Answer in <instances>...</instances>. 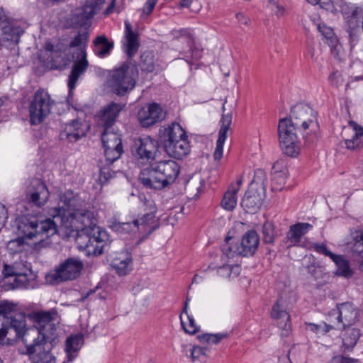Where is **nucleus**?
<instances>
[{"instance_id": "f257e3e1", "label": "nucleus", "mask_w": 363, "mask_h": 363, "mask_svg": "<svg viewBox=\"0 0 363 363\" xmlns=\"http://www.w3.org/2000/svg\"><path fill=\"white\" fill-rule=\"evenodd\" d=\"M74 199L64 194L60 196L58 207L50 210L53 219L47 218L38 222L34 217L23 216L17 220V228L21 237L32 239L37 238L33 248L39 250L50 244L48 238L57 233V223L60 227L69 234L74 231H82L79 240L81 247L88 255H101L108 245V235L106 230L93 224V213L85 209L72 208Z\"/></svg>"}, {"instance_id": "f03ea898", "label": "nucleus", "mask_w": 363, "mask_h": 363, "mask_svg": "<svg viewBox=\"0 0 363 363\" xmlns=\"http://www.w3.org/2000/svg\"><path fill=\"white\" fill-rule=\"evenodd\" d=\"M121 110V104L111 103L101 111L98 120L99 125L103 128L101 141L105 156L104 162L101 161L98 164L99 179L101 182H106L115 177L117 170L111 169L110 166L123 153L121 135L113 127Z\"/></svg>"}, {"instance_id": "7ed1b4c3", "label": "nucleus", "mask_w": 363, "mask_h": 363, "mask_svg": "<svg viewBox=\"0 0 363 363\" xmlns=\"http://www.w3.org/2000/svg\"><path fill=\"white\" fill-rule=\"evenodd\" d=\"M33 327L24 326L21 338L24 343L32 340H42L50 342L53 340L57 330V325L60 322V316L55 308L49 311H33L28 314Z\"/></svg>"}, {"instance_id": "20e7f679", "label": "nucleus", "mask_w": 363, "mask_h": 363, "mask_svg": "<svg viewBox=\"0 0 363 363\" xmlns=\"http://www.w3.org/2000/svg\"><path fill=\"white\" fill-rule=\"evenodd\" d=\"M180 173L179 164L173 160H163L150 163L139 176L146 188L162 189L174 182Z\"/></svg>"}, {"instance_id": "39448f33", "label": "nucleus", "mask_w": 363, "mask_h": 363, "mask_svg": "<svg viewBox=\"0 0 363 363\" xmlns=\"http://www.w3.org/2000/svg\"><path fill=\"white\" fill-rule=\"evenodd\" d=\"M88 41L89 33L86 30H83L79 31L77 34L70 40L68 44V55H70L72 60L74 61L67 84L69 89V96L72 94V91L76 86L79 76L88 68L89 62L86 59Z\"/></svg>"}, {"instance_id": "423d86ee", "label": "nucleus", "mask_w": 363, "mask_h": 363, "mask_svg": "<svg viewBox=\"0 0 363 363\" xmlns=\"http://www.w3.org/2000/svg\"><path fill=\"white\" fill-rule=\"evenodd\" d=\"M162 138L164 150L171 157L182 160L189 154L188 136L179 123L174 122L165 128Z\"/></svg>"}, {"instance_id": "0eeeda50", "label": "nucleus", "mask_w": 363, "mask_h": 363, "mask_svg": "<svg viewBox=\"0 0 363 363\" xmlns=\"http://www.w3.org/2000/svg\"><path fill=\"white\" fill-rule=\"evenodd\" d=\"M138 71L135 66L124 63L121 67L112 70L108 84L117 95L123 96L135 86Z\"/></svg>"}, {"instance_id": "6e6552de", "label": "nucleus", "mask_w": 363, "mask_h": 363, "mask_svg": "<svg viewBox=\"0 0 363 363\" xmlns=\"http://www.w3.org/2000/svg\"><path fill=\"white\" fill-rule=\"evenodd\" d=\"M82 261L77 257H69L62 262L53 272L46 276V279L52 284L77 279L83 269Z\"/></svg>"}, {"instance_id": "1a4fd4ad", "label": "nucleus", "mask_w": 363, "mask_h": 363, "mask_svg": "<svg viewBox=\"0 0 363 363\" xmlns=\"http://www.w3.org/2000/svg\"><path fill=\"white\" fill-rule=\"evenodd\" d=\"M55 101L44 89L37 90L29 105L30 121L32 125L40 124L51 113Z\"/></svg>"}, {"instance_id": "9d476101", "label": "nucleus", "mask_w": 363, "mask_h": 363, "mask_svg": "<svg viewBox=\"0 0 363 363\" xmlns=\"http://www.w3.org/2000/svg\"><path fill=\"white\" fill-rule=\"evenodd\" d=\"M359 316V310L352 303L345 302L337 306L329 315V320L336 330L345 329L354 324Z\"/></svg>"}, {"instance_id": "9b49d317", "label": "nucleus", "mask_w": 363, "mask_h": 363, "mask_svg": "<svg viewBox=\"0 0 363 363\" xmlns=\"http://www.w3.org/2000/svg\"><path fill=\"white\" fill-rule=\"evenodd\" d=\"M279 146L282 152L291 157L295 155V124L292 118H281L278 125Z\"/></svg>"}, {"instance_id": "f8f14e48", "label": "nucleus", "mask_w": 363, "mask_h": 363, "mask_svg": "<svg viewBox=\"0 0 363 363\" xmlns=\"http://www.w3.org/2000/svg\"><path fill=\"white\" fill-rule=\"evenodd\" d=\"M26 351L31 363H56L55 356L51 353V348L48 342L42 340H35L24 343Z\"/></svg>"}, {"instance_id": "ddd939ff", "label": "nucleus", "mask_w": 363, "mask_h": 363, "mask_svg": "<svg viewBox=\"0 0 363 363\" xmlns=\"http://www.w3.org/2000/svg\"><path fill=\"white\" fill-rule=\"evenodd\" d=\"M157 148V141L149 136H145L135 142L133 154L138 163L145 164L155 159Z\"/></svg>"}, {"instance_id": "4468645a", "label": "nucleus", "mask_w": 363, "mask_h": 363, "mask_svg": "<svg viewBox=\"0 0 363 363\" xmlns=\"http://www.w3.org/2000/svg\"><path fill=\"white\" fill-rule=\"evenodd\" d=\"M50 191L44 182L39 179H33L28 187L26 197L33 205L41 207L48 201Z\"/></svg>"}, {"instance_id": "2eb2a0df", "label": "nucleus", "mask_w": 363, "mask_h": 363, "mask_svg": "<svg viewBox=\"0 0 363 363\" xmlns=\"http://www.w3.org/2000/svg\"><path fill=\"white\" fill-rule=\"evenodd\" d=\"M181 32L182 34L177 39V41L181 43H186L188 49L182 48L179 52L183 56L182 59L185 60L188 64L192 65L194 62L201 57L203 50L196 45L194 37L189 31L183 30Z\"/></svg>"}, {"instance_id": "dca6fc26", "label": "nucleus", "mask_w": 363, "mask_h": 363, "mask_svg": "<svg viewBox=\"0 0 363 363\" xmlns=\"http://www.w3.org/2000/svg\"><path fill=\"white\" fill-rule=\"evenodd\" d=\"M296 120L301 123L299 128L303 131H312L318 128L317 113L308 104H296Z\"/></svg>"}, {"instance_id": "f3484780", "label": "nucleus", "mask_w": 363, "mask_h": 363, "mask_svg": "<svg viewBox=\"0 0 363 363\" xmlns=\"http://www.w3.org/2000/svg\"><path fill=\"white\" fill-rule=\"evenodd\" d=\"M342 137L349 150L363 147V127L359 126L354 121H350L349 125L343 128Z\"/></svg>"}, {"instance_id": "a211bd4d", "label": "nucleus", "mask_w": 363, "mask_h": 363, "mask_svg": "<svg viewBox=\"0 0 363 363\" xmlns=\"http://www.w3.org/2000/svg\"><path fill=\"white\" fill-rule=\"evenodd\" d=\"M104 0H89L86 1L76 18L77 23L80 26H85L89 21L101 9Z\"/></svg>"}, {"instance_id": "6ab92c4d", "label": "nucleus", "mask_w": 363, "mask_h": 363, "mask_svg": "<svg viewBox=\"0 0 363 363\" xmlns=\"http://www.w3.org/2000/svg\"><path fill=\"white\" fill-rule=\"evenodd\" d=\"M162 111L157 104L143 107L138 112V119L141 125L148 127L154 125L162 118Z\"/></svg>"}, {"instance_id": "aec40b11", "label": "nucleus", "mask_w": 363, "mask_h": 363, "mask_svg": "<svg viewBox=\"0 0 363 363\" xmlns=\"http://www.w3.org/2000/svg\"><path fill=\"white\" fill-rule=\"evenodd\" d=\"M259 244V238L255 230H249L242 236L240 247H238L237 253L244 257L255 254Z\"/></svg>"}, {"instance_id": "412c9836", "label": "nucleus", "mask_w": 363, "mask_h": 363, "mask_svg": "<svg viewBox=\"0 0 363 363\" xmlns=\"http://www.w3.org/2000/svg\"><path fill=\"white\" fill-rule=\"evenodd\" d=\"M271 316L277 320L279 328L281 329V335L288 336L292 331V323L289 314L283 308L279 302L277 301L273 306Z\"/></svg>"}, {"instance_id": "4be33fe9", "label": "nucleus", "mask_w": 363, "mask_h": 363, "mask_svg": "<svg viewBox=\"0 0 363 363\" xmlns=\"http://www.w3.org/2000/svg\"><path fill=\"white\" fill-rule=\"evenodd\" d=\"M18 303L11 301H0V319L9 323L14 320H22L26 323L25 316L18 313Z\"/></svg>"}, {"instance_id": "5701e85b", "label": "nucleus", "mask_w": 363, "mask_h": 363, "mask_svg": "<svg viewBox=\"0 0 363 363\" xmlns=\"http://www.w3.org/2000/svg\"><path fill=\"white\" fill-rule=\"evenodd\" d=\"M26 323L22 320H11L10 324L0 319V344L4 343L6 337L9 335L13 338H20Z\"/></svg>"}, {"instance_id": "b1692460", "label": "nucleus", "mask_w": 363, "mask_h": 363, "mask_svg": "<svg viewBox=\"0 0 363 363\" xmlns=\"http://www.w3.org/2000/svg\"><path fill=\"white\" fill-rule=\"evenodd\" d=\"M125 38L123 50L128 58L131 59L137 53L140 44L138 34L132 30L131 25L128 21L125 22Z\"/></svg>"}, {"instance_id": "393cba45", "label": "nucleus", "mask_w": 363, "mask_h": 363, "mask_svg": "<svg viewBox=\"0 0 363 363\" xmlns=\"http://www.w3.org/2000/svg\"><path fill=\"white\" fill-rule=\"evenodd\" d=\"M82 123L78 120H73L66 125L63 131L60 134L61 139H67L70 142H75L81 138L84 132L81 130Z\"/></svg>"}, {"instance_id": "a878e982", "label": "nucleus", "mask_w": 363, "mask_h": 363, "mask_svg": "<svg viewBox=\"0 0 363 363\" xmlns=\"http://www.w3.org/2000/svg\"><path fill=\"white\" fill-rule=\"evenodd\" d=\"M262 205V199L258 194L251 191L245 192L242 201L241 206L249 213H255Z\"/></svg>"}, {"instance_id": "bb28decb", "label": "nucleus", "mask_w": 363, "mask_h": 363, "mask_svg": "<svg viewBox=\"0 0 363 363\" xmlns=\"http://www.w3.org/2000/svg\"><path fill=\"white\" fill-rule=\"evenodd\" d=\"M84 344V335L82 333L70 335L65 341V352L68 361H72L75 356L72 354L77 352Z\"/></svg>"}, {"instance_id": "cd10ccee", "label": "nucleus", "mask_w": 363, "mask_h": 363, "mask_svg": "<svg viewBox=\"0 0 363 363\" xmlns=\"http://www.w3.org/2000/svg\"><path fill=\"white\" fill-rule=\"evenodd\" d=\"M284 165L282 162H276L272 170V189L274 190H281L286 183V172L282 169Z\"/></svg>"}, {"instance_id": "c85d7f7f", "label": "nucleus", "mask_w": 363, "mask_h": 363, "mask_svg": "<svg viewBox=\"0 0 363 363\" xmlns=\"http://www.w3.org/2000/svg\"><path fill=\"white\" fill-rule=\"evenodd\" d=\"M155 207L150 213L145 214L139 220V230L138 231L149 235L155 231L159 226L157 220H155L154 214Z\"/></svg>"}, {"instance_id": "c756f323", "label": "nucleus", "mask_w": 363, "mask_h": 363, "mask_svg": "<svg viewBox=\"0 0 363 363\" xmlns=\"http://www.w3.org/2000/svg\"><path fill=\"white\" fill-rule=\"evenodd\" d=\"M345 331L342 334L343 352L350 351L357 344L360 337V332L354 328L347 327L344 329Z\"/></svg>"}, {"instance_id": "7c9ffc66", "label": "nucleus", "mask_w": 363, "mask_h": 363, "mask_svg": "<svg viewBox=\"0 0 363 363\" xmlns=\"http://www.w3.org/2000/svg\"><path fill=\"white\" fill-rule=\"evenodd\" d=\"M189 298H186L182 313L180 315L181 324L186 333L194 335L199 331V328L196 325L194 318L187 313Z\"/></svg>"}, {"instance_id": "2f4dec72", "label": "nucleus", "mask_w": 363, "mask_h": 363, "mask_svg": "<svg viewBox=\"0 0 363 363\" xmlns=\"http://www.w3.org/2000/svg\"><path fill=\"white\" fill-rule=\"evenodd\" d=\"M94 52L99 57H104L109 55L113 48V43L108 42L107 38L104 35L98 36L94 40Z\"/></svg>"}, {"instance_id": "473e14b6", "label": "nucleus", "mask_w": 363, "mask_h": 363, "mask_svg": "<svg viewBox=\"0 0 363 363\" xmlns=\"http://www.w3.org/2000/svg\"><path fill=\"white\" fill-rule=\"evenodd\" d=\"M238 189L232 184L229 186L228 190L224 194L221 201V206L227 211H233L238 202L237 193Z\"/></svg>"}, {"instance_id": "72a5a7b5", "label": "nucleus", "mask_w": 363, "mask_h": 363, "mask_svg": "<svg viewBox=\"0 0 363 363\" xmlns=\"http://www.w3.org/2000/svg\"><path fill=\"white\" fill-rule=\"evenodd\" d=\"M279 231L274 224L270 221H266L262 228L263 242L266 244H274L275 239L279 235Z\"/></svg>"}, {"instance_id": "f704fd0d", "label": "nucleus", "mask_w": 363, "mask_h": 363, "mask_svg": "<svg viewBox=\"0 0 363 363\" xmlns=\"http://www.w3.org/2000/svg\"><path fill=\"white\" fill-rule=\"evenodd\" d=\"M333 261L337 266L336 274L337 275L344 277H350L352 275V271L350 267L349 262L345 259L342 255H337Z\"/></svg>"}, {"instance_id": "c9c22d12", "label": "nucleus", "mask_w": 363, "mask_h": 363, "mask_svg": "<svg viewBox=\"0 0 363 363\" xmlns=\"http://www.w3.org/2000/svg\"><path fill=\"white\" fill-rule=\"evenodd\" d=\"M132 259L130 257L117 258L113 261L112 266L120 276L127 274L131 269Z\"/></svg>"}, {"instance_id": "e433bc0d", "label": "nucleus", "mask_w": 363, "mask_h": 363, "mask_svg": "<svg viewBox=\"0 0 363 363\" xmlns=\"http://www.w3.org/2000/svg\"><path fill=\"white\" fill-rule=\"evenodd\" d=\"M140 67L143 71L152 72L155 68L154 55L152 52H144L140 56Z\"/></svg>"}, {"instance_id": "4c0bfd02", "label": "nucleus", "mask_w": 363, "mask_h": 363, "mask_svg": "<svg viewBox=\"0 0 363 363\" xmlns=\"http://www.w3.org/2000/svg\"><path fill=\"white\" fill-rule=\"evenodd\" d=\"M208 351L206 347H201L199 346H192L189 349L190 358L194 363H203L206 362L207 358L206 352Z\"/></svg>"}, {"instance_id": "58836bf2", "label": "nucleus", "mask_w": 363, "mask_h": 363, "mask_svg": "<svg viewBox=\"0 0 363 363\" xmlns=\"http://www.w3.org/2000/svg\"><path fill=\"white\" fill-rule=\"evenodd\" d=\"M232 114H223L221 119V126L218 133V138L217 140L221 142H225L227 138V133L230 130V126L232 123Z\"/></svg>"}, {"instance_id": "ea45409f", "label": "nucleus", "mask_w": 363, "mask_h": 363, "mask_svg": "<svg viewBox=\"0 0 363 363\" xmlns=\"http://www.w3.org/2000/svg\"><path fill=\"white\" fill-rule=\"evenodd\" d=\"M318 31L321 33V35L327 40V43L329 45L335 46V43L337 42V39L332 28L327 26L324 23H320L318 26Z\"/></svg>"}, {"instance_id": "a19ab883", "label": "nucleus", "mask_w": 363, "mask_h": 363, "mask_svg": "<svg viewBox=\"0 0 363 363\" xmlns=\"http://www.w3.org/2000/svg\"><path fill=\"white\" fill-rule=\"evenodd\" d=\"M116 230L122 234L130 233H136L138 231L139 227V220H134L133 222H126L119 223L116 225Z\"/></svg>"}, {"instance_id": "79ce46f5", "label": "nucleus", "mask_w": 363, "mask_h": 363, "mask_svg": "<svg viewBox=\"0 0 363 363\" xmlns=\"http://www.w3.org/2000/svg\"><path fill=\"white\" fill-rule=\"evenodd\" d=\"M228 334L227 333H216V334H203L198 336V338L201 342H207L212 344H218L223 339L227 338Z\"/></svg>"}, {"instance_id": "37998d69", "label": "nucleus", "mask_w": 363, "mask_h": 363, "mask_svg": "<svg viewBox=\"0 0 363 363\" xmlns=\"http://www.w3.org/2000/svg\"><path fill=\"white\" fill-rule=\"evenodd\" d=\"M203 186L202 179H191L186 182L185 186V190L187 193L191 196L192 198L198 196L200 192V189Z\"/></svg>"}, {"instance_id": "c03bdc74", "label": "nucleus", "mask_w": 363, "mask_h": 363, "mask_svg": "<svg viewBox=\"0 0 363 363\" xmlns=\"http://www.w3.org/2000/svg\"><path fill=\"white\" fill-rule=\"evenodd\" d=\"M25 238L18 237L9 242L7 247L11 253H20L25 250Z\"/></svg>"}, {"instance_id": "a18cd8bd", "label": "nucleus", "mask_w": 363, "mask_h": 363, "mask_svg": "<svg viewBox=\"0 0 363 363\" xmlns=\"http://www.w3.org/2000/svg\"><path fill=\"white\" fill-rule=\"evenodd\" d=\"M295 246V224L290 226V229L282 241L283 248H290Z\"/></svg>"}, {"instance_id": "49530a36", "label": "nucleus", "mask_w": 363, "mask_h": 363, "mask_svg": "<svg viewBox=\"0 0 363 363\" xmlns=\"http://www.w3.org/2000/svg\"><path fill=\"white\" fill-rule=\"evenodd\" d=\"M309 329L316 333L325 334L329 332L332 329H335L333 326V323L329 321V323H323L321 324H313L310 323L308 325Z\"/></svg>"}, {"instance_id": "de8ad7c7", "label": "nucleus", "mask_w": 363, "mask_h": 363, "mask_svg": "<svg viewBox=\"0 0 363 363\" xmlns=\"http://www.w3.org/2000/svg\"><path fill=\"white\" fill-rule=\"evenodd\" d=\"M352 252L354 255L363 257V233L357 235L352 247Z\"/></svg>"}, {"instance_id": "09e8293b", "label": "nucleus", "mask_w": 363, "mask_h": 363, "mask_svg": "<svg viewBox=\"0 0 363 363\" xmlns=\"http://www.w3.org/2000/svg\"><path fill=\"white\" fill-rule=\"evenodd\" d=\"M28 282L27 276L23 273H17L13 278V282L11 283V288H21L26 286Z\"/></svg>"}, {"instance_id": "8fccbe9b", "label": "nucleus", "mask_w": 363, "mask_h": 363, "mask_svg": "<svg viewBox=\"0 0 363 363\" xmlns=\"http://www.w3.org/2000/svg\"><path fill=\"white\" fill-rule=\"evenodd\" d=\"M313 228V225L308 223H296V244L298 239L311 231Z\"/></svg>"}, {"instance_id": "3c124183", "label": "nucleus", "mask_w": 363, "mask_h": 363, "mask_svg": "<svg viewBox=\"0 0 363 363\" xmlns=\"http://www.w3.org/2000/svg\"><path fill=\"white\" fill-rule=\"evenodd\" d=\"M313 247L315 252L329 257L332 260L337 256L328 250L325 243H314Z\"/></svg>"}, {"instance_id": "603ef678", "label": "nucleus", "mask_w": 363, "mask_h": 363, "mask_svg": "<svg viewBox=\"0 0 363 363\" xmlns=\"http://www.w3.org/2000/svg\"><path fill=\"white\" fill-rule=\"evenodd\" d=\"M0 29L3 33H7L11 30L9 19L1 8H0Z\"/></svg>"}, {"instance_id": "864d4df0", "label": "nucleus", "mask_w": 363, "mask_h": 363, "mask_svg": "<svg viewBox=\"0 0 363 363\" xmlns=\"http://www.w3.org/2000/svg\"><path fill=\"white\" fill-rule=\"evenodd\" d=\"M308 3L312 5H319L322 9L325 10H331V1L332 0H306Z\"/></svg>"}, {"instance_id": "5fc2aeb1", "label": "nucleus", "mask_w": 363, "mask_h": 363, "mask_svg": "<svg viewBox=\"0 0 363 363\" xmlns=\"http://www.w3.org/2000/svg\"><path fill=\"white\" fill-rule=\"evenodd\" d=\"M235 18L240 24L249 26L251 24V19L243 12H238L235 15Z\"/></svg>"}, {"instance_id": "6e6d98bb", "label": "nucleus", "mask_w": 363, "mask_h": 363, "mask_svg": "<svg viewBox=\"0 0 363 363\" xmlns=\"http://www.w3.org/2000/svg\"><path fill=\"white\" fill-rule=\"evenodd\" d=\"M156 4L157 0H147L142 9L143 13L147 16L150 15L155 7Z\"/></svg>"}, {"instance_id": "4d7b16f0", "label": "nucleus", "mask_w": 363, "mask_h": 363, "mask_svg": "<svg viewBox=\"0 0 363 363\" xmlns=\"http://www.w3.org/2000/svg\"><path fill=\"white\" fill-rule=\"evenodd\" d=\"M308 272L315 279H318L323 275L322 268L319 266L312 265L309 267Z\"/></svg>"}, {"instance_id": "13d9d810", "label": "nucleus", "mask_w": 363, "mask_h": 363, "mask_svg": "<svg viewBox=\"0 0 363 363\" xmlns=\"http://www.w3.org/2000/svg\"><path fill=\"white\" fill-rule=\"evenodd\" d=\"M253 181L257 183L260 182L263 186L265 185L267 178L264 171L260 169L256 170Z\"/></svg>"}, {"instance_id": "bf43d9fd", "label": "nucleus", "mask_w": 363, "mask_h": 363, "mask_svg": "<svg viewBox=\"0 0 363 363\" xmlns=\"http://www.w3.org/2000/svg\"><path fill=\"white\" fill-rule=\"evenodd\" d=\"M224 144V142L217 140L216 147L213 153V157L215 160H219L223 157Z\"/></svg>"}, {"instance_id": "052dcab7", "label": "nucleus", "mask_w": 363, "mask_h": 363, "mask_svg": "<svg viewBox=\"0 0 363 363\" xmlns=\"http://www.w3.org/2000/svg\"><path fill=\"white\" fill-rule=\"evenodd\" d=\"M357 359L345 357L343 356H335L331 360V363H357Z\"/></svg>"}, {"instance_id": "680f3d73", "label": "nucleus", "mask_w": 363, "mask_h": 363, "mask_svg": "<svg viewBox=\"0 0 363 363\" xmlns=\"http://www.w3.org/2000/svg\"><path fill=\"white\" fill-rule=\"evenodd\" d=\"M18 272L15 271L13 267L4 264V269L2 271V274H4V277L6 279H9V277L13 278V277L17 274Z\"/></svg>"}, {"instance_id": "e2e57ef3", "label": "nucleus", "mask_w": 363, "mask_h": 363, "mask_svg": "<svg viewBox=\"0 0 363 363\" xmlns=\"http://www.w3.org/2000/svg\"><path fill=\"white\" fill-rule=\"evenodd\" d=\"M232 267L230 265H223L218 269V274L221 277H230Z\"/></svg>"}, {"instance_id": "0e129e2a", "label": "nucleus", "mask_w": 363, "mask_h": 363, "mask_svg": "<svg viewBox=\"0 0 363 363\" xmlns=\"http://www.w3.org/2000/svg\"><path fill=\"white\" fill-rule=\"evenodd\" d=\"M341 75L338 72H334L330 75L329 79L333 86H338L340 85L338 78Z\"/></svg>"}, {"instance_id": "69168bd1", "label": "nucleus", "mask_w": 363, "mask_h": 363, "mask_svg": "<svg viewBox=\"0 0 363 363\" xmlns=\"http://www.w3.org/2000/svg\"><path fill=\"white\" fill-rule=\"evenodd\" d=\"M116 4V0H111L109 6L106 8V9L104 11L105 15H109L110 13H113V9L115 8Z\"/></svg>"}, {"instance_id": "338daca9", "label": "nucleus", "mask_w": 363, "mask_h": 363, "mask_svg": "<svg viewBox=\"0 0 363 363\" xmlns=\"http://www.w3.org/2000/svg\"><path fill=\"white\" fill-rule=\"evenodd\" d=\"M274 12L277 16H281L284 15L285 9L279 5H276Z\"/></svg>"}, {"instance_id": "774afa93", "label": "nucleus", "mask_w": 363, "mask_h": 363, "mask_svg": "<svg viewBox=\"0 0 363 363\" xmlns=\"http://www.w3.org/2000/svg\"><path fill=\"white\" fill-rule=\"evenodd\" d=\"M194 0H181L179 6L185 8H190Z\"/></svg>"}]
</instances>
